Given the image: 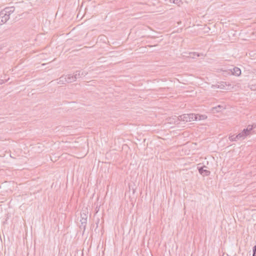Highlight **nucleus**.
I'll list each match as a JSON object with an SVG mask.
<instances>
[{
	"label": "nucleus",
	"mask_w": 256,
	"mask_h": 256,
	"mask_svg": "<svg viewBox=\"0 0 256 256\" xmlns=\"http://www.w3.org/2000/svg\"><path fill=\"white\" fill-rule=\"evenodd\" d=\"M15 9L14 6H8L0 12V25L5 24L10 19Z\"/></svg>",
	"instance_id": "nucleus-1"
},
{
	"label": "nucleus",
	"mask_w": 256,
	"mask_h": 256,
	"mask_svg": "<svg viewBox=\"0 0 256 256\" xmlns=\"http://www.w3.org/2000/svg\"><path fill=\"white\" fill-rule=\"evenodd\" d=\"M179 120L184 122H190L192 120H198V115L194 114H184L178 116Z\"/></svg>",
	"instance_id": "nucleus-2"
},
{
	"label": "nucleus",
	"mask_w": 256,
	"mask_h": 256,
	"mask_svg": "<svg viewBox=\"0 0 256 256\" xmlns=\"http://www.w3.org/2000/svg\"><path fill=\"white\" fill-rule=\"evenodd\" d=\"M225 74L240 76L241 74V70L238 67H234L232 69L224 71V74Z\"/></svg>",
	"instance_id": "nucleus-3"
},
{
	"label": "nucleus",
	"mask_w": 256,
	"mask_h": 256,
	"mask_svg": "<svg viewBox=\"0 0 256 256\" xmlns=\"http://www.w3.org/2000/svg\"><path fill=\"white\" fill-rule=\"evenodd\" d=\"M87 221V215L84 214H81V219L80 220V222H81V226H80V228H82V227H83L84 230H85L86 224Z\"/></svg>",
	"instance_id": "nucleus-4"
},
{
	"label": "nucleus",
	"mask_w": 256,
	"mask_h": 256,
	"mask_svg": "<svg viewBox=\"0 0 256 256\" xmlns=\"http://www.w3.org/2000/svg\"><path fill=\"white\" fill-rule=\"evenodd\" d=\"M206 168V166H204L201 167H198L200 174L204 176H208L210 174V172L206 170H204V168Z\"/></svg>",
	"instance_id": "nucleus-5"
},
{
	"label": "nucleus",
	"mask_w": 256,
	"mask_h": 256,
	"mask_svg": "<svg viewBox=\"0 0 256 256\" xmlns=\"http://www.w3.org/2000/svg\"><path fill=\"white\" fill-rule=\"evenodd\" d=\"M250 134V132L246 128H244L241 132L238 134V138H241L242 140H243Z\"/></svg>",
	"instance_id": "nucleus-6"
},
{
	"label": "nucleus",
	"mask_w": 256,
	"mask_h": 256,
	"mask_svg": "<svg viewBox=\"0 0 256 256\" xmlns=\"http://www.w3.org/2000/svg\"><path fill=\"white\" fill-rule=\"evenodd\" d=\"M87 74V72L82 71V70H77L75 72V73L74 74V76L76 79V80L80 78L82 76H84Z\"/></svg>",
	"instance_id": "nucleus-7"
},
{
	"label": "nucleus",
	"mask_w": 256,
	"mask_h": 256,
	"mask_svg": "<svg viewBox=\"0 0 256 256\" xmlns=\"http://www.w3.org/2000/svg\"><path fill=\"white\" fill-rule=\"evenodd\" d=\"M224 109H225V108L224 106H222V105H218L215 107H213L212 108V112L214 114V113L220 112L222 111V110H224Z\"/></svg>",
	"instance_id": "nucleus-8"
},
{
	"label": "nucleus",
	"mask_w": 256,
	"mask_h": 256,
	"mask_svg": "<svg viewBox=\"0 0 256 256\" xmlns=\"http://www.w3.org/2000/svg\"><path fill=\"white\" fill-rule=\"evenodd\" d=\"M66 77L67 83L72 82L76 80L73 74H68L66 75Z\"/></svg>",
	"instance_id": "nucleus-9"
},
{
	"label": "nucleus",
	"mask_w": 256,
	"mask_h": 256,
	"mask_svg": "<svg viewBox=\"0 0 256 256\" xmlns=\"http://www.w3.org/2000/svg\"><path fill=\"white\" fill-rule=\"evenodd\" d=\"M58 84H64L67 83L66 76H61L58 79Z\"/></svg>",
	"instance_id": "nucleus-10"
},
{
	"label": "nucleus",
	"mask_w": 256,
	"mask_h": 256,
	"mask_svg": "<svg viewBox=\"0 0 256 256\" xmlns=\"http://www.w3.org/2000/svg\"><path fill=\"white\" fill-rule=\"evenodd\" d=\"M238 134L236 136L234 134L230 135L229 136L228 139L230 140L232 142L237 141L238 140H242L241 138H238Z\"/></svg>",
	"instance_id": "nucleus-11"
},
{
	"label": "nucleus",
	"mask_w": 256,
	"mask_h": 256,
	"mask_svg": "<svg viewBox=\"0 0 256 256\" xmlns=\"http://www.w3.org/2000/svg\"><path fill=\"white\" fill-rule=\"evenodd\" d=\"M173 2L175 4H177L178 6H180L182 4V0H173Z\"/></svg>",
	"instance_id": "nucleus-12"
},
{
	"label": "nucleus",
	"mask_w": 256,
	"mask_h": 256,
	"mask_svg": "<svg viewBox=\"0 0 256 256\" xmlns=\"http://www.w3.org/2000/svg\"><path fill=\"white\" fill-rule=\"evenodd\" d=\"M254 128V125H248L247 128H246V130H248L249 132H251V131Z\"/></svg>",
	"instance_id": "nucleus-13"
},
{
	"label": "nucleus",
	"mask_w": 256,
	"mask_h": 256,
	"mask_svg": "<svg viewBox=\"0 0 256 256\" xmlns=\"http://www.w3.org/2000/svg\"><path fill=\"white\" fill-rule=\"evenodd\" d=\"M197 115H198V119L199 120H204L206 118L204 115H199V114H197Z\"/></svg>",
	"instance_id": "nucleus-14"
},
{
	"label": "nucleus",
	"mask_w": 256,
	"mask_h": 256,
	"mask_svg": "<svg viewBox=\"0 0 256 256\" xmlns=\"http://www.w3.org/2000/svg\"><path fill=\"white\" fill-rule=\"evenodd\" d=\"M252 256H256V246H254L252 248Z\"/></svg>",
	"instance_id": "nucleus-15"
},
{
	"label": "nucleus",
	"mask_w": 256,
	"mask_h": 256,
	"mask_svg": "<svg viewBox=\"0 0 256 256\" xmlns=\"http://www.w3.org/2000/svg\"><path fill=\"white\" fill-rule=\"evenodd\" d=\"M224 84H221L220 85H218V88H224Z\"/></svg>",
	"instance_id": "nucleus-16"
},
{
	"label": "nucleus",
	"mask_w": 256,
	"mask_h": 256,
	"mask_svg": "<svg viewBox=\"0 0 256 256\" xmlns=\"http://www.w3.org/2000/svg\"><path fill=\"white\" fill-rule=\"evenodd\" d=\"M253 125H254V128H256V124H253Z\"/></svg>",
	"instance_id": "nucleus-17"
},
{
	"label": "nucleus",
	"mask_w": 256,
	"mask_h": 256,
	"mask_svg": "<svg viewBox=\"0 0 256 256\" xmlns=\"http://www.w3.org/2000/svg\"><path fill=\"white\" fill-rule=\"evenodd\" d=\"M196 56H200V55H199L198 54H196Z\"/></svg>",
	"instance_id": "nucleus-18"
},
{
	"label": "nucleus",
	"mask_w": 256,
	"mask_h": 256,
	"mask_svg": "<svg viewBox=\"0 0 256 256\" xmlns=\"http://www.w3.org/2000/svg\"><path fill=\"white\" fill-rule=\"evenodd\" d=\"M151 38H154L155 37H154V36H152Z\"/></svg>",
	"instance_id": "nucleus-19"
},
{
	"label": "nucleus",
	"mask_w": 256,
	"mask_h": 256,
	"mask_svg": "<svg viewBox=\"0 0 256 256\" xmlns=\"http://www.w3.org/2000/svg\"><path fill=\"white\" fill-rule=\"evenodd\" d=\"M149 47H152V46H148Z\"/></svg>",
	"instance_id": "nucleus-20"
}]
</instances>
